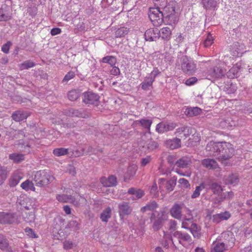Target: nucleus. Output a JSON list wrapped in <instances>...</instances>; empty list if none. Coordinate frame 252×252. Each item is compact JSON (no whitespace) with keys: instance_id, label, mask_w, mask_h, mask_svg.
I'll list each match as a JSON object with an SVG mask.
<instances>
[{"instance_id":"obj_1","label":"nucleus","mask_w":252,"mask_h":252,"mask_svg":"<svg viewBox=\"0 0 252 252\" xmlns=\"http://www.w3.org/2000/svg\"><path fill=\"white\" fill-rule=\"evenodd\" d=\"M208 154L216 157L222 164L228 165L229 158L233 155L232 145L227 142H209L206 148Z\"/></svg>"},{"instance_id":"obj_2","label":"nucleus","mask_w":252,"mask_h":252,"mask_svg":"<svg viewBox=\"0 0 252 252\" xmlns=\"http://www.w3.org/2000/svg\"><path fill=\"white\" fill-rule=\"evenodd\" d=\"M78 190L75 189H68L65 191V194H58L56 199L61 202H70L75 206H80L86 204V199L83 196L77 194Z\"/></svg>"},{"instance_id":"obj_3","label":"nucleus","mask_w":252,"mask_h":252,"mask_svg":"<svg viewBox=\"0 0 252 252\" xmlns=\"http://www.w3.org/2000/svg\"><path fill=\"white\" fill-rule=\"evenodd\" d=\"M163 10L164 17L168 19L169 24H175L177 22L180 9L176 2H172L168 4Z\"/></svg>"},{"instance_id":"obj_4","label":"nucleus","mask_w":252,"mask_h":252,"mask_svg":"<svg viewBox=\"0 0 252 252\" xmlns=\"http://www.w3.org/2000/svg\"><path fill=\"white\" fill-rule=\"evenodd\" d=\"M222 237L225 240L227 246H225L223 243H218L213 244V248L211 252H224L228 247H232L235 241V238L233 233L230 231H227L222 234Z\"/></svg>"},{"instance_id":"obj_5","label":"nucleus","mask_w":252,"mask_h":252,"mask_svg":"<svg viewBox=\"0 0 252 252\" xmlns=\"http://www.w3.org/2000/svg\"><path fill=\"white\" fill-rule=\"evenodd\" d=\"M54 177L51 172L45 170L39 171L35 172L32 177V180L37 186H44L51 183Z\"/></svg>"},{"instance_id":"obj_6","label":"nucleus","mask_w":252,"mask_h":252,"mask_svg":"<svg viewBox=\"0 0 252 252\" xmlns=\"http://www.w3.org/2000/svg\"><path fill=\"white\" fill-rule=\"evenodd\" d=\"M163 13L158 8H151L149 12V17L155 26L158 27L163 22Z\"/></svg>"},{"instance_id":"obj_7","label":"nucleus","mask_w":252,"mask_h":252,"mask_svg":"<svg viewBox=\"0 0 252 252\" xmlns=\"http://www.w3.org/2000/svg\"><path fill=\"white\" fill-rule=\"evenodd\" d=\"M181 67L184 72L189 74H192L196 71V65L193 61L186 56L181 58Z\"/></svg>"},{"instance_id":"obj_8","label":"nucleus","mask_w":252,"mask_h":252,"mask_svg":"<svg viewBox=\"0 0 252 252\" xmlns=\"http://www.w3.org/2000/svg\"><path fill=\"white\" fill-rule=\"evenodd\" d=\"M160 73V71L157 67L154 68L153 71L148 74L145 78L144 81L141 84V88L142 89L148 90L151 87L155 78Z\"/></svg>"},{"instance_id":"obj_9","label":"nucleus","mask_w":252,"mask_h":252,"mask_svg":"<svg viewBox=\"0 0 252 252\" xmlns=\"http://www.w3.org/2000/svg\"><path fill=\"white\" fill-rule=\"evenodd\" d=\"M177 182V178L172 177L170 180L166 181L163 179H160L158 180L159 188L160 191H163L164 189L167 191H171L173 190Z\"/></svg>"},{"instance_id":"obj_10","label":"nucleus","mask_w":252,"mask_h":252,"mask_svg":"<svg viewBox=\"0 0 252 252\" xmlns=\"http://www.w3.org/2000/svg\"><path fill=\"white\" fill-rule=\"evenodd\" d=\"M99 96L91 92H86L83 94V101L86 103L98 105Z\"/></svg>"},{"instance_id":"obj_11","label":"nucleus","mask_w":252,"mask_h":252,"mask_svg":"<svg viewBox=\"0 0 252 252\" xmlns=\"http://www.w3.org/2000/svg\"><path fill=\"white\" fill-rule=\"evenodd\" d=\"M24 177V173L21 170H15L9 179V185L11 187H15Z\"/></svg>"},{"instance_id":"obj_12","label":"nucleus","mask_w":252,"mask_h":252,"mask_svg":"<svg viewBox=\"0 0 252 252\" xmlns=\"http://www.w3.org/2000/svg\"><path fill=\"white\" fill-rule=\"evenodd\" d=\"M224 72L219 67L211 69L208 71L207 75V78L209 80H215L221 78L224 76Z\"/></svg>"},{"instance_id":"obj_13","label":"nucleus","mask_w":252,"mask_h":252,"mask_svg":"<svg viewBox=\"0 0 252 252\" xmlns=\"http://www.w3.org/2000/svg\"><path fill=\"white\" fill-rule=\"evenodd\" d=\"M167 214L164 211H160L158 214L157 219L154 222L153 228L155 230H159L162 226V221L167 219Z\"/></svg>"},{"instance_id":"obj_14","label":"nucleus","mask_w":252,"mask_h":252,"mask_svg":"<svg viewBox=\"0 0 252 252\" xmlns=\"http://www.w3.org/2000/svg\"><path fill=\"white\" fill-rule=\"evenodd\" d=\"M145 39L147 41H153L159 38L158 30L157 28L148 29L145 32Z\"/></svg>"},{"instance_id":"obj_15","label":"nucleus","mask_w":252,"mask_h":252,"mask_svg":"<svg viewBox=\"0 0 252 252\" xmlns=\"http://www.w3.org/2000/svg\"><path fill=\"white\" fill-rule=\"evenodd\" d=\"M173 236L178 239L179 243L184 247H187L185 243V242L190 243L191 242L190 236L187 233H182L180 231H175L173 233Z\"/></svg>"},{"instance_id":"obj_16","label":"nucleus","mask_w":252,"mask_h":252,"mask_svg":"<svg viewBox=\"0 0 252 252\" xmlns=\"http://www.w3.org/2000/svg\"><path fill=\"white\" fill-rule=\"evenodd\" d=\"M193 132H194V129L191 127L182 126L177 129L176 133L178 136L185 139Z\"/></svg>"},{"instance_id":"obj_17","label":"nucleus","mask_w":252,"mask_h":252,"mask_svg":"<svg viewBox=\"0 0 252 252\" xmlns=\"http://www.w3.org/2000/svg\"><path fill=\"white\" fill-rule=\"evenodd\" d=\"M19 220L15 219V216L12 214L0 213V223H19Z\"/></svg>"},{"instance_id":"obj_18","label":"nucleus","mask_w":252,"mask_h":252,"mask_svg":"<svg viewBox=\"0 0 252 252\" xmlns=\"http://www.w3.org/2000/svg\"><path fill=\"white\" fill-rule=\"evenodd\" d=\"M175 127V124L173 123L162 122L158 124L156 127V130L159 133L172 130Z\"/></svg>"},{"instance_id":"obj_19","label":"nucleus","mask_w":252,"mask_h":252,"mask_svg":"<svg viewBox=\"0 0 252 252\" xmlns=\"http://www.w3.org/2000/svg\"><path fill=\"white\" fill-rule=\"evenodd\" d=\"M30 116V113L28 111L18 110L13 113L12 117L17 122H20L26 120Z\"/></svg>"},{"instance_id":"obj_20","label":"nucleus","mask_w":252,"mask_h":252,"mask_svg":"<svg viewBox=\"0 0 252 252\" xmlns=\"http://www.w3.org/2000/svg\"><path fill=\"white\" fill-rule=\"evenodd\" d=\"M182 208L183 206L182 205L178 204L174 205L170 210L171 216L176 219H181L182 217L181 214L182 212Z\"/></svg>"},{"instance_id":"obj_21","label":"nucleus","mask_w":252,"mask_h":252,"mask_svg":"<svg viewBox=\"0 0 252 252\" xmlns=\"http://www.w3.org/2000/svg\"><path fill=\"white\" fill-rule=\"evenodd\" d=\"M100 182L104 187H112L116 185V178L112 175L108 178L102 177L100 179Z\"/></svg>"},{"instance_id":"obj_22","label":"nucleus","mask_w":252,"mask_h":252,"mask_svg":"<svg viewBox=\"0 0 252 252\" xmlns=\"http://www.w3.org/2000/svg\"><path fill=\"white\" fill-rule=\"evenodd\" d=\"M137 166L136 164L132 163L129 165L127 171L125 173L124 179L125 181L129 180L131 177H133L137 171Z\"/></svg>"},{"instance_id":"obj_23","label":"nucleus","mask_w":252,"mask_h":252,"mask_svg":"<svg viewBox=\"0 0 252 252\" xmlns=\"http://www.w3.org/2000/svg\"><path fill=\"white\" fill-rule=\"evenodd\" d=\"M240 63H237L227 72L226 76L229 78H234L238 76V72L240 70Z\"/></svg>"},{"instance_id":"obj_24","label":"nucleus","mask_w":252,"mask_h":252,"mask_svg":"<svg viewBox=\"0 0 252 252\" xmlns=\"http://www.w3.org/2000/svg\"><path fill=\"white\" fill-rule=\"evenodd\" d=\"M165 144L167 148L173 150L181 146V140L178 138L169 139L165 142Z\"/></svg>"},{"instance_id":"obj_25","label":"nucleus","mask_w":252,"mask_h":252,"mask_svg":"<svg viewBox=\"0 0 252 252\" xmlns=\"http://www.w3.org/2000/svg\"><path fill=\"white\" fill-rule=\"evenodd\" d=\"M159 32V37L165 40H168L171 38L172 32L171 29L168 27H164L161 28Z\"/></svg>"},{"instance_id":"obj_26","label":"nucleus","mask_w":252,"mask_h":252,"mask_svg":"<svg viewBox=\"0 0 252 252\" xmlns=\"http://www.w3.org/2000/svg\"><path fill=\"white\" fill-rule=\"evenodd\" d=\"M202 165L207 168L215 169L218 167L217 162L213 159L206 158L202 160Z\"/></svg>"},{"instance_id":"obj_27","label":"nucleus","mask_w":252,"mask_h":252,"mask_svg":"<svg viewBox=\"0 0 252 252\" xmlns=\"http://www.w3.org/2000/svg\"><path fill=\"white\" fill-rule=\"evenodd\" d=\"M243 45L235 43L230 50L231 54L234 57L241 56L243 53Z\"/></svg>"},{"instance_id":"obj_28","label":"nucleus","mask_w":252,"mask_h":252,"mask_svg":"<svg viewBox=\"0 0 252 252\" xmlns=\"http://www.w3.org/2000/svg\"><path fill=\"white\" fill-rule=\"evenodd\" d=\"M21 188L26 191L35 190V188L33 182L29 180L23 182L20 185Z\"/></svg>"},{"instance_id":"obj_29","label":"nucleus","mask_w":252,"mask_h":252,"mask_svg":"<svg viewBox=\"0 0 252 252\" xmlns=\"http://www.w3.org/2000/svg\"><path fill=\"white\" fill-rule=\"evenodd\" d=\"M201 112V109L197 107L188 108L185 112L186 115L189 117L198 115Z\"/></svg>"},{"instance_id":"obj_30","label":"nucleus","mask_w":252,"mask_h":252,"mask_svg":"<svg viewBox=\"0 0 252 252\" xmlns=\"http://www.w3.org/2000/svg\"><path fill=\"white\" fill-rule=\"evenodd\" d=\"M190 163V159L187 157H184L176 162L178 167L180 168H186Z\"/></svg>"},{"instance_id":"obj_31","label":"nucleus","mask_w":252,"mask_h":252,"mask_svg":"<svg viewBox=\"0 0 252 252\" xmlns=\"http://www.w3.org/2000/svg\"><path fill=\"white\" fill-rule=\"evenodd\" d=\"M201 3L206 9H212L217 5V2L214 0H202Z\"/></svg>"},{"instance_id":"obj_32","label":"nucleus","mask_w":252,"mask_h":252,"mask_svg":"<svg viewBox=\"0 0 252 252\" xmlns=\"http://www.w3.org/2000/svg\"><path fill=\"white\" fill-rule=\"evenodd\" d=\"M235 123L231 121L230 118H228L224 121H221L220 123V126L223 128L231 129L234 126Z\"/></svg>"},{"instance_id":"obj_33","label":"nucleus","mask_w":252,"mask_h":252,"mask_svg":"<svg viewBox=\"0 0 252 252\" xmlns=\"http://www.w3.org/2000/svg\"><path fill=\"white\" fill-rule=\"evenodd\" d=\"M128 193L132 195V198H140L142 197L144 195V191L141 189H135L133 188L129 189Z\"/></svg>"},{"instance_id":"obj_34","label":"nucleus","mask_w":252,"mask_h":252,"mask_svg":"<svg viewBox=\"0 0 252 252\" xmlns=\"http://www.w3.org/2000/svg\"><path fill=\"white\" fill-rule=\"evenodd\" d=\"M206 188V185L204 182H202L199 186L195 187V190L193 191L191 197L192 198H195L199 196L201 191Z\"/></svg>"},{"instance_id":"obj_35","label":"nucleus","mask_w":252,"mask_h":252,"mask_svg":"<svg viewBox=\"0 0 252 252\" xmlns=\"http://www.w3.org/2000/svg\"><path fill=\"white\" fill-rule=\"evenodd\" d=\"M131 212V209L126 203H122L119 205V213L120 216L127 215Z\"/></svg>"},{"instance_id":"obj_36","label":"nucleus","mask_w":252,"mask_h":252,"mask_svg":"<svg viewBox=\"0 0 252 252\" xmlns=\"http://www.w3.org/2000/svg\"><path fill=\"white\" fill-rule=\"evenodd\" d=\"M111 210L110 208H107L100 215V219L102 221L107 222L108 219L111 217Z\"/></svg>"},{"instance_id":"obj_37","label":"nucleus","mask_w":252,"mask_h":252,"mask_svg":"<svg viewBox=\"0 0 252 252\" xmlns=\"http://www.w3.org/2000/svg\"><path fill=\"white\" fill-rule=\"evenodd\" d=\"M68 153V149L64 148H56L53 151V154L57 157H61L66 155Z\"/></svg>"},{"instance_id":"obj_38","label":"nucleus","mask_w":252,"mask_h":252,"mask_svg":"<svg viewBox=\"0 0 252 252\" xmlns=\"http://www.w3.org/2000/svg\"><path fill=\"white\" fill-rule=\"evenodd\" d=\"M9 157L10 159L15 162H19L24 159V155L21 154H12L9 155Z\"/></svg>"},{"instance_id":"obj_39","label":"nucleus","mask_w":252,"mask_h":252,"mask_svg":"<svg viewBox=\"0 0 252 252\" xmlns=\"http://www.w3.org/2000/svg\"><path fill=\"white\" fill-rule=\"evenodd\" d=\"M157 208V204L155 202H152L141 208L142 212H153Z\"/></svg>"},{"instance_id":"obj_40","label":"nucleus","mask_w":252,"mask_h":252,"mask_svg":"<svg viewBox=\"0 0 252 252\" xmlns=\"http://www.w3.org/2000/svg\"><path fill=\"white\" fill-rule=\"evenodd\" d=\"M137 122H139V123L144 128L150 130L151 126L152 124V121L151 120L147 119H142Z\"/></svg>"},{"instance_id":"obj_41","label":"nucleus","mask_w":252,"mask_h":252,"mask_svg":"<svg viewBox=\"0 0 252 252\" xmlns=\"http://www.w3.org/2000/svg\"><path fill=\"white\" fill-rule=\"evenodd\" d=\"M210 189L214 193L220 195L221 191L222 189L221 186L216 183H213L210 185Z\"/></svg>"},{"instance_id":"obj_42","label":"nucleus","mask_w":252,"mask_h":252,"mask_svg":"<svg viewBox=\"0 0 252 252\" xmlns=\"http://www.w3.org/2000/svg\"><path fill=\"white\" fill-rule=\"evenodd\" d=\"M102 62L104 63H107L113 66L115 65L116 63V59L115 57L112 56H108L102 58Z\"/></svg>"},{"instance_id":"obj_43","label":"nucleus","mask_w":252,"mask_h":252,"mask_svg":"<svg viewBox=\"0 0 252 252\" xmlns=\"http://www.w3.org/2000/svg\"><path fill=\"white\" fill-rule=\"evenodd\" d=\"M128 32V30L126 28H121L117 30L115 32L116 37H121L126 35Z\"/></svg>"},{"instance_id":"obj_44","label":"nucleus","mask_w":252,"mask_h":252,"mask_svg":"<svg viewBox=\"0 0 252 252\" xmlns=\"http://www.w3.org/2000/svg\"><path fill=\"white\" fill-rule=\"evenodd\" d=\"M179 186L182 189H188L190 188V184L189 181L184 179L181 178L178 180Z\"/></svg>"},{"instance_id":"obj_45","label":"nucleus","mask_w":252,"mask_h":252,"mask_svg":"<svg viewBox=\"0 0 252 252\" xmlns=\"http://www.w3.org/2000/svg\"><path fill=\"white\" fill-rule=\"evenodd\" d=\"M26 204L24 207L27 210L33 209L35 207V203L33 199L32 198H27L25 199Z\"/></svg>"},{"instance_id":"obj_46","label":"nucleus","mask_w":252,"mask_h":252,"mask_svg":"<svg viewBox=\"0 0 252 252\" xmlns=\"http://www.w3.org/2000/svg\"><path fill=\"white\" fill-rule=\"evenodd\" d=\"M7 172L3 167H0V185L2 184L7 178Z\"/></svg>"},{"instance_id":"obj_47","label":"nucleus","mask_w":252,"mask_h":252,"mask_svg":"<svg viewBox=\"0 0 252 252\" xmlns=\"http://www.w3.org/2000/svg\"><path fill=\"white\" fill-rule=\"evenodd\" d=\"M63 245L64 249L69 250L73 248L76 245L71 240H67L64 241Z\"/></svg>"},{"instance_id":"obj_48","label":"nucleus","mask_w":252,"mask_h":252,"mask_svg":"<svg viewBox=\"0 0 252 252\" xmlns=\"http://www.w3.org/2000/svg\"><path fill=\"white\" fill-rule=\"evenodd\" d=\"M34 65V63L31 61H28L24 62L20 65V68L21 70L28 69L32 67Z\"/></svg>"},{"instance_id":"obj_49","label":"nucleus","mask_w":252,"mask_h":252,"mask_svg":"<svg viewBox=\"0 0 252 252\" xmlns=\"http://www.w3.org/2000/svg\"><path fill=\"white\" fill-rule=\"evenodd\" d=\"M238 181V177L237 174H232L226 179V182L228 184H235Z\"/></svg>"},{"instance_id":"obj_50","label":"nucleus","mask_w":252,"mask_h":252,"mask_svg":"<svg viewBox=\"0 0 252 252\" xmlns=\"http://www.w3.org/2000/svg\"><path fill=\"white\" fill-rule=\"evenodd\" d=\"M79 93L76 90L70 91L68 94V97L69 100L74 101L77 99L79 97Z\"/></svg>"},{"instance_id":"obj_51","label":"nucleus","mask_w":252,"mask_h":252,"mask_svg":"<svg viewBox=\"0 0 252 252\" xmlns=\"http://www.w3.org/2000/svg\"><path fill=\"white\" fill-rule=\"evenodd\" d=\"M214 42V38L210 33L204 40V45L206 47H210Z\"/></svg>"},{"instance_id":"obj_52","label":"nucleus","mask_w":252,"mask_h":252,"mask_svg":"<svg viewBox=\"0 0 252 252\" xmlns=\"http://www.w3.org/2000/svg\"><path fill=\"white\" fill-rule=\"evenodd\" d=\"M189 229H190L191 232L194 237H196L198 236V232L200 231V228L198 227L196 224H191Z\"/></svg>"},{"instance_id":"obj_53","label":"nucleus","mask_w":252,"mask_h":252,"mask_svg":"<svg viewBox=\"0 0 252 252\" xmlns=\"http://www.w3.org/2000/svg\"><path fill=\"white\" fill-rule=\"evenodd\" d=\"M191 145H195L196 143L199 142L200 140V134L198 133H194L192 135V138H189Z\"/></svg>"},{"instance_id":"obj_54","label":"nucleus","mask_w":252,"mask_h":252,"mask_svg":"<svg viewBox=\"0 0 252 252\" xmlns=\"http://www.w3.org/2000/svg\"><path fill=\"white\" fill-rule=\"evenodd\" d=\"M8 247V243L7 240L2 235H0V249L1 250H5Z\"/></svg>"},{"instance_id":"obj_55","label":"nucleus","mask_w":252,"mask_h":252,"mask_svg":"<svg viewBox=\"0 0 252 252\" xmlns=\"http://www.w3.org/2000/svg\"><path fill=\"white\" fill-rule=\"evenodd\" d=\"M26 235L30 238H36L38 236L35 234L34 231L30 228H26L25 230Z\"/></svg>"},{"instance_id":"obj_56","label":"nucleus","mask_w":252,"mask_h":252,"mask_svg":"<svg viewBox=\"0 0 252 252\" xmlns=\"http://www.w3.org/2000/svg\"><path fill=\"white\" fill-rule=\"evenodd\" d=\"M11 18L10 14L5 13L2 10H0V21H5Z\"/></svg>"},{"instance_id":"obj_57","label":"nucleus","mask_w":252,"mask_h":252,"mask_svg":"<svg viewBox=\"0 0 252 252\" xmlns=\"http://www.w3.org/2000/svg\"><path fill=\"white\" fill-rule=\"evenodd\" d=\"M184 39V37L180 32L177 33L174 36V41L176 44H179L180 43H181L183 41Z\"/></svg>"},{"instance_id":"obj_58","label":"nucleus","mask_w":252,"mask_h":252,"mask_svg":"<svg viewBox=\"0 0 252 252\" xmlns=\"http://www.w3.org/2000/svg\"><path fill=\"white\" fill-rule=\"evenodd\" d=\"M157 57H158L159 59L163 60L164 59V62H170L171 60V57L168 54L165 55L161 54H158Z\"/></svg>"},{"instance_id":"obj_59","label":"nucleus","mask_w":252,"mask_h":252,"mask_svg":"<svg viewBox=\"0 0 252 252\" xmlns=\"http://www.w3.org/2000/svg\"><path fill=\"white\" fill-rule=\"evenodd\" d=\"M197 82V79L195 77H192L186 81L185 84L187 86H192Z\"/></svg>"},{"instance_id":"obj_60","label":"nucleus","mask_w":252,"mask_h":252,"mask_svg":"<svg viewBox=\"0 0 252 252\" xmlns=\"http://www.w3.org/2000/svg\"><path fill=\"white\" fill-rule=\"evenodd\" d=\"M74 73L72 71H70L68 72L65 76H64L63 81V82H67L70 79H72L74 77Z\"/></svg>"},{"instance_id":"obj_61","label":"nucleus","mask_w":252,"mask_h":252,"mask_svg":"<svg viewBox=\"0 0 252 252\" xmlns=\"http://www.w3.org/2000/svg\"><path fill=\"white\" fill-rule=\"evenodd\" d=\"M220 215L221 221L228 220L231 216L230 214L227 211L220 213Z\"/></svg>"},{"instance_id":"obj_62","label":"nucleus","mask_w":252,"mask_h":252,"mask_svg":"<svg viewBox=\"0 0 252 252\" xmlns=\"http://www.w3.org/2000/svg\"><path fill=\"white\" fill-rule=\"evenodd\" d=\"M12 45L11 42L8 41L6 44L3 45L1 48V50L5 53H7L9 52V48Z\"/></svg>"},{"instance_id":"obj_63","label":"nucleus","mask_w":252,"mask_h":252,"mask_svg":"<svg viewBox=\"0 0 252 252\" xmlns=\"http://www.w3.org/2000/svg\"><path fill=\"white\" fill-rule=\"evenodd\" d=\"M158 147V144L156 142L151 141L148 145V148L150 150H153Z\"/></svg>"},{"instance_id":"obj_64","label":"nucleus","mask_w":252,"mask_h":252,"mask_svg":"<svg viewBox=\"0 0 252 252\" xmlns=\"http://www.w3.org/2000/svg\"><path fill=\"white\" fill-rule=\"evenodd\" d=\"M35 218V216L34 213H32L29 215V217L26 218V221L29 222H33Z\"/></svg>"}]
</instances>
